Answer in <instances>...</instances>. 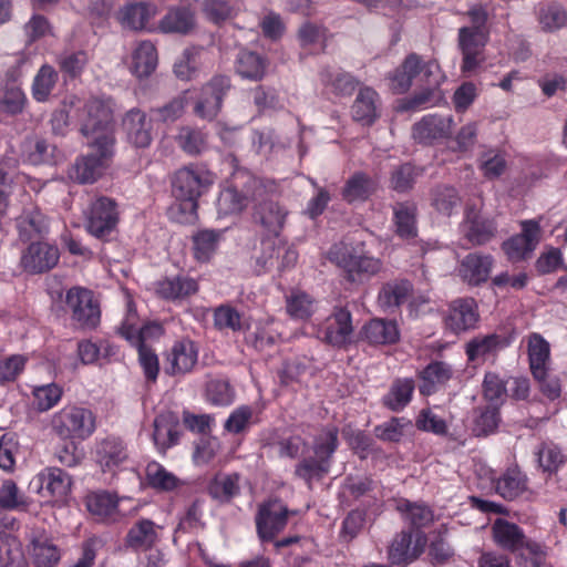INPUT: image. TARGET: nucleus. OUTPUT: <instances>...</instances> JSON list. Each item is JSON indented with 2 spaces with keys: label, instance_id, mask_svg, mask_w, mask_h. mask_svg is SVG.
Returning <instances> with one entry per match:
<instances>
[{
  "label": "nucleus",
  "instance_id": "nucleus-30",
  "mask_svg": "<svg viewBox=\"0 0 567 567\" xmlns=\"http://www.w3.org/2000/svg\"><path fill=\"white\" fill-rule=\"evenodd\" d=\"M528 360L532 374L536 380L548 377L550 346L539 333H532L528 337Z\"/></svg>",
  "mask_w": 567,
  "mask_h": 567
},
{
  "label": "nucleus",
  "instance_id": "nucleus-45",
  "mask_svg": "<svg viewBox=\"0 0 567 567\" xmlns=\"http://www.w3.org/2000/svg\"><path fill=\"white\" fill-rule=\"evenodd\" d=\"M412 289V284L406 279L388 282L381 288L378 302L384 310H392L408 300Z\"/></svg>",
  "mask_w": 567,
  "mask_h": 567
},
{
  "label": "nucleus",
  "instance_id": "nucleus-63",
  "mask_svg": "<svg viewBox=\"0 0 567 567\" xmlns=\"http://www.w3.org/2000/svg\"><path fill=\"white\" fill-rule=\"evenodd\" d=\"M203 49L197 47L186 48L183 52L181 60L174 64V73L176 76L184 81H189L195 78L198 68Z\"/></svg>",
  "mask_w": 567,
  "mask_h": 567
},
{
  "label": "nucleus",
  "instance_id": "nucleus-2",
  "mask_svg": "<svg viewBox=\"0 0 567 567\" xmlns=\"http://www.w3.org/2000/svg\"><path fill=\"white\" fill-rule=\"evenodd\" d=\"M420 75L426 87L414 94L410 100V107H427L434 105L433 99L440 95L439 87L444 80L436 61L423 62L416 53H410L398 69L390 74V86L393 92L405 93L412 85L414 78Z\"/></svg>",
  "mask_w": 567,
  "mask_h": 567
},
{
  "label": "nucleus",
  "instance_id": "nucleus-62",
  "mask_svg": "<svg viewBox=\"0 0 567 567\" xmlns=\"http://www.w3.org/2000/svg\"><path fill=\"white\" fill-rule=\"evenodd\" d=\"M176 141L179 147L189 155L200 154L206 147L205 133L192 126L181 127Z\"/></svg>",
  "mask_w": 567,
  "mask_h": 567
},
{
  "label": "nucleus",
  "instance_id": "nucleus-18",
  "mask_svg": "<svg viewBox=\"0 0 567 567\" xmlns=\"http://www.w3.org/2000/svg\"><path fill=\"white\" fill-rule=\"evenodd\" d=\"M480 320L478 306L474 298H458L451 302L446 326L454 333L474 329Z\"/></svg>",
  "mask_w": 567,
  "mask_h": 567
},
{
  "label": "nucleus",
  "instance_id": "nucleus-5",
  "mask_svg": "<svg viewBox=\"0 0 567 567\" xmlns=\"http://www.w3.org/2000/svg\"><path fill=\"white\" fill-rule=\"evenodd\" d=\"M52 430L61 439H89L96 429L95 414L87 408L65 405L52 417Z\"/></svg>",
  "mask_w": 567,
  "mask_h": 567
},
{
  "label": "nucleus",
  "instance_id": "nucleus-29",
  "mask_svg": "<svg viewBox=\"0 0 567 567\" xmlns=\"http://www.w3.org/2000/svg\"><path fill=\"white\" fill-rule=\"evenodd\" d=\"M361 333L373 346L394 344L400 340V330L394 320L371 319L363 326Z\"/></svg>",
  "mask_w": 567,
  "mask_h": 567
},
{
  "label": "nucleus",
  "instance_id": "nucleus-42",
  "mask_svg": "<svg viewBox=\"0 0 567 567\" xmlns=\"http://www.w3.org/2000/svg\"><path fill=\"white\" fill-rule=\"evenodd\" d=\"M221 237L223 230H197L192 237L194 258L199 262H208L216 254Z\"/></svg>",
  "mask_w": 567,
  "mask_h": 567
},
{
  "label": "nucleus",
  "instance_id": "nucleus-26",
  "mask_svg": "<svg viewBox=\"0 0 567 567\" xmlns=\"http://www.w3.org/2000/svg\"><path fill=\"white\" fill-rule=\"evenodd\" d=\"M493 264L491 255L471 252L461 261L458 274L468 285L478 286L488 279Z\"/></svg>",
  "mask_w": 567,
  "mask_h": 567
},
{
  "label": "nucleus",
  "instance_id": "nucleus-3",
  "mask_svg": "<svg viewBox=\"0 0 567 567\" xmlns=\"http://www.w3.org/2000/svg\"><path fill=\"white\" fill-rule=\"evenodd\" d=\"M338 447L339 429L334 425L323 426L312 439L311 454L303 456L296 465L295 475L311 488L313 482L329 474Z\"/></svg>",
  "mask_w": 567,
  "mask_h": 567
},
{
  "label": "nucleus",
  "instance_id": "nucleus-8",
  "mask_svg": "<svg viewBox=\"0 0 567 567\" xmlns=\"http://www.w3.org/2000/svg\"><path fill=\"white\" fill-rule=\"evenodd\" d=\"M120 220L117 203L110 197H96L90 204L85 218L86 231L103 241H109Z\"/></svg>",
  "mask_w": 567,
  "mask_h": 567
},
{
  "label": "nucleus",
  "instance_id": "nucleus-11",
  "mask_svg": "<svg viewBox=\"0 0 567 567\" xmlns=\"http://www.w3.org/2000/svg\"><path fill=\"white\" fill-rule=\"evenodd\" d=\"M519 227V234L511 236L502 244L503 251L512 262H518L529 258L542 237V227L537 219L520 220Z\"/></svg>",
  "mask_w": 567,
  "mask_h": 567
},
{
  "label": "nucleus",
  "instance_id": "nucleus-25",
  "mask_svg": "<svg viewBox=\"0 0 567 567\" xmlns=\"http://www.w3.org/2000/svg\"><path fill=\"white\" fill-rule=\"evenodd\" d=\"M197 291V280L184 274L165 277L156 284V293L168 301L184 300Z\"/></svg>",
  "mask_w": 567,
  "mask_h": 567
},
{
  "label": "nucleus",
  "instance_id": "nucleus-6",
  "mask_svg": "<svg viewBox=\"0 0 567 567\" xmlns=\"http://www.w3.org/2000/svg\"><path fill=\"white\" fill-rule=\"evenodd\" d=\"M231 87L230 78L227 75H215L200 89L199 93L190 92L188 103L194 104V114L206 121L215 120L221 107L225 96Z\"/></svg>",
  "mask_w": 567,
  "mask_h": 567
},
{
  "label": "nucleus",
  "instance_id": "nucleus-28",
  "mask_svg": "<svg viewBox=\"0 0 567 567\" xmlns=\"http://www.w3.org/2000/svg\"><path fill=\"white\" fill-rule=\"evenodd\" d=\"M17 230L22 243L43 241L49 233V224L39 209L24 210L17 218Z\"/></svg>",
  "mask_w": 567,
  "mask_h": 567
},
{
  "label": "nucleus",
  "instance_id": "nucleus-37",
  "mask_svg": "<svg viewBox=\"0 0 567 567\" xmlns=\"http://www.w3.org/2000/svg\"><path fill=\"white\" fill-rule=\"evenodd\" d=\"M416 205L412 202L396 203L393 207V224L395 234L405 240L417 236Z\"/></svg>",
  "mask_w": 567,
  "mask_h": 567
},
{
  "label": "nucleus",
  "instance_id": "nucleus-38",
  "mask_svg": "<svg viewBox=\"0 0 567 567\" xmlns=\"http://www.w3.org/2000/svg\"><path fill=\"white\" fill-rule=\"evenodd\" d=\"M526 484L527 480L525 474L517 465H514L507 467L495 481V489L504 499L513 501L525 492L527 487Z\"/></svg>",
  "mask_w": 567,
  "mask_h": 567
},
{
  "label": "nucleus",
  "instance_id": "nucleus-61",
  "mask_svg": "<svg viewBox=\"0 0 567 567\" xmlns=\"http://www.w3.org/2000/svg\"><path fill=\"white\" fill-rule=\"evenodd\" d=\"M214 326L217 330L233 332H239L246 328L241 313L230 305H220L214 309Z\"/></svg>",
  "mask_w": 567,
  "mask_h": 567
},
{
  "label": "nucleus",
  "instance_id": "nucleus-51",
  "mask_svg": "<svg viewBox=\"0 0 567 567\" xmlns=\"http://www.w3.org/2000/svg\"><path fill=\"white\" fill-rule=\"evenodd\" d=\"M0 567H27L22 544L11 534L0 533Z\"/></svg>",
  "mask_w": 567,
  "mask_h": 567
},
{
  "label": "nucleus",
  "instance_id": "nucleus-16",
  "mask_svg": "<svg viewBox=\"0 0 567 567\" xmlns=\"http://www.w3.org/2000/svg\"><path fill=\"white\" fill-rule=\"evenodd\" d=\"M94 458L103 472L115 473L126 468L128 462L127 446L120 437L106 436L96 442Z\"/></svg>",
  "mask_w": 567,
  "mask_h": 567
},
{
  "label": "nucleus",
  "instance_id": "nucleus-31",
  "mask_svg": "<svg viewBox=\"0 0 567 567\" xmlns=\"http://www.w3.org/2000/svg\"><path fill=\"white\" fill-rule=\"evenodd\" d=\"M452 118L435 114L423 116L413 126V137L420 143H431L434 140L443 138L451 132Z\"/></svg>",
  "mask_w": 567,
  "mask_h": 567
},
{
  "label": "nucleus",
  "instance_id": "nucleus-40",
  "mask_svg": "<svg viewBox=\"0 0 567 567\" xmlns=\"http://www.w3.org/2000/svg\"><path fill=\"white\" fill-rule=\"evenodd\" d=\"M145 482L148 487L156 492L169 493L182 485V481L164 465L151 461L145 467Z\"/></svg>",
  "mask_w": 567,
  "mask_h": 567
},
{
  "label": "nucleus",
  "instance_id": "nucleus-56",
  "mask_svg": "<svg viewBox=\"0 0 567 567\" xmlns=\"http://www.w3.org/2000/svg\"><path fill=\"white\" fill-rule=\"evenodd\" d=\"M87 62V53L83 50L66 51L61 53L56 59L58 66L63 74L64 81L80 78Z\"/></svg>",
  "mask_w": 567,
  "mask_h": 567
},
{
  "label": "nucleus",
  "instance_id": "nucleus-19",
  "mask_svg": "<svg viewBox=\"0 0 567 567\" xmlns=\"http://www.w3.org/2000/svg\"><path fill=\"white\" fill-rule=\"evenodd\" d=\"M167 367L165 371L169 375L190 372L198 361V347L190 339H182L174 342L167 353Z\"/></svg>",
  "mask_w": 567,
  "mask_h": 567
},
{
  "label": "nucleus",
  "instance_id": "nucleus-60",
  "mask_svg": "<svg viewBox=\"0 0 567 567\" xmlns=\"http://www.w3.org/2000/svg\"><path fill=\"white\" fill-rule=\"evenodd\" d=\"M206 399L216 406H227L235 401V390L224 378L210 379L205 388Z\"/></svg>",
  "mask_w": 567,
  "mask_h": 567
},
{
  "label": "nucleus",
  "instance_id": "nucleus-23",
  "mask_svg": "<svg viewBox=\"0 0 567 567\" xmlns=\"http://www.w3.org/2000/svg\"><path fill=\"white\" fill-rule=\"evenodd\" d=\"M493 540L504 550L517 553L532 542L522 527L504 518H497L492 526Z\"/></svg>",
  "mask_w": 567,
  "mask_h": 567
},
{
  "label": "nucleus",
  "instance_id": "nucleus-13",
  "mask_svg": "<svg viewBox=\"0 0 567 567\" xmlns=\"http://www.w3.org/2000/svg\"><path fill=\"white\" fill-rule=\"evenodd\" d=\"M279 501L262 503L256 514L255 523L261 543H270L281 533L288 523L289 514H295Z\"/></svg>",
  "mask_w": 567,
  "mask_h": 567
},
{
  "label": "nucleus",
  "instance_id": "nucleus-49",
  "mask_svg": "<svg viewBox=\"0 0 567 567\" xmlns=\"http://www.w3.org/2000/svg\"><path fill=\"white\" fill-rule=\"evenodd\" d=\"M413 392L412 379H396L383 396V405L393 412H400L411 402Z\"/></svg>",
  "mask_w": 567,
  "mask_h": 567
},
{
  "label": "nucleus",
  "instance_id": "nucleus-35",
  "mask_svg": "<svg viewBox=\"0 0 567 567\" xmlns=\"http://www.w3.org/2000/svg\"><path fill=\"white\" fill-rule=\"evenodd\" d=\"M250 140L252 150L264 156L281 152L291 144V141L287 136H282L272 127L254 130Z\"/></svg>",
  "mask_w": 567,
  "mask_h": 567
},
{
  "label": "nucleus",
  "instance_id": "nucleus-57",
  "mask_svg": "<svg viewBox=\"0 0 567 567\" xmlns=\"http://www.w3.org/2000/svg\"><path fill=\"white\" fill-rule=\"evenodd\" d=\"M31 559L35 567H55L61 553L51 540L35 538L31 543Z\"/></svg>",
  "mask_w": 567,
  "mask_h": 567
},
{
  "label": "nucleus",
  "instance_id": "nucleus-59",
  "mask_svg": "<svg viewBox=\"0 0 567 567\" xmlns=\"http://www.w3.org/2000/svg\"><path fill=\"white\" fill-rule=\"evenodd\" d=\"M28 103L23 90L14 84H7L0 92V113L16 116L21 114Z\"/></svg>",
  "mask_w": 567,
  "mask_h": 567
},
{
  "label": "nucleus",
  "instance_id": "nucleus-50",
  "mask_svg": "<svg viewBox=\"0 0 567 567\" xmlns=\"http://www.w3.org/2000/svg\"><path fill=\"white\" fill-rule=\"evenodd\" d=\"M58 80L59 73L52 65H41L32 81V97L39 103L47 102L55 87Z\"/></svg>",
  "mask_w": 567,
  "mask_h": 567
},
{
  "label": "nucleus",
  "instance_id": "nucleus-12",
  "mask_svg": "<svg viewBox=\"0 0 567 567\" xmlns=\"http://www.w3.org/2000/svg\"><path fill=\"white\" fill-rule=\"evenodd\" d=\"M489 32H476L474 29L462 27L457 32V47L462 54L461 71L471 75L485 62V47Z\"/></svg>",
  "mask_w": 567,
  "mask_h": 567
},
{
  "label": "nucleus",
  "instance_id": "nucleus-43",
  "mask_svg": "<svg viewBox=\"0 0 567 567\" xmlns=\"http://www.w3.org/2000/svg\"><path fill=\"white\" fill-rule=\"evenodd\" d=\"M157 66V51L151 41L141 42L133 52L131 72L138 79L150 76Z\"/></svg>",
  "mask_w": 567,
  "mask_h": 567
},
{
  "label": "nucleus",
  "instance_id": "nucleus-47",
  "mask_svg": "<svg viewBox=\"0 0 567 567\" xmlns=\"http://www.w3.org/2000/svg\"><path fill=\"white\" fill-rule=\"evenodd\" d=\"M316 299L303 290L291 289L286 296V310L292 319L307 320L316 312Z\"/></svg>",
  "mask_w": 567,
  "mask_h": 567
},
{
  "label": "nucleus",
  "instance_id": "nucleus-21",
  "mask_svg": "<svg viewBox=\"0 0 567 567\" xmlns=\"http://www.w3.org/2000/svg\"><path fill=\"white\" fill-rule=\"evenodd\" d=\"M161 529L152 519L140 518L128 529L125 546L134 553L148 551L159 542Z\"/></svg>",
  "mask_w": 567,
  "mask_h": 567
},
{
  "label": "nucleus",
  "instance_id": "nucleus-39",
  "mask_svg": "<svg viewBox=\"0 0 567 567\" xmlns=\"http://www.w3.org/2000/svg\"><path fill=\"white\" fill-rule=\"evenodd\" d=\"M239 492V475L237 473H218L207 485L208 495L220 504L229 503Z\"/></svg>",
  "mask_w": 567,
  "mask_h": 567
},
{
  "label": "nucleus",
  "instance_id": "nucleus-1",
  "mask_svg": "<svg viewBox=\"0 0 567 567\" xmlns=\"http://www.w3.org/2000/svg\"><path fill=\"white\" fill-rule=\"evenodd\" d=\"M81 133L93 153L80 156L69 169V177L79 184L94 183L114 155L115 135L111 107L100 99L89 100L83 107Z\"/></svg>",
  "mask_w": 567,
  "mask_h": 567
},
{
  "label": "nucleus",
  "instance_id": "nucleus-58",
  "mask_svg": "<svg viewBox=\"0 0 567 567\" xmlns=\"http://www.w3.org/2000/svg\"><path fill=\"white\" fill-rule=\"evenodd\" d=\"M194 27V17L186 8L169 10L159 22L164 33H187Z\"/></svg>",
  "mask_w": 567,
  "mask_h": 567
},
{
  "label": "nucleus",
  "instance_id": "nucleus-9",
  "mask_svg": "<svg viewBox=\"0 0 567 567\" xmlns=\"http://www.w3.org/2000/svg\"><path fill=\"white\" fill-rule=\"evenodd\" d=\"M252 187L251 202L255 203L252 215L255 221L269 233L268 236L278 237L284 228L287 210L268 196L261 183L252 181Z\"/></svg>",
  "mask_w": 567,
  "mask_h": 567
},
{
  "label": "nucleus",
  "instance_id": "nucleus-52",
  "mask_svg": "<svg viewBox=\"0 0 567 567\" xmlns=\"http://www.w3.org/2000/svg\"><path fill=\"white\" fill-rule=\"evenodd\" d=\"M85 506L92 515L105 519L116 514L118 498L110 492H92L85 497Z\"/></svg>",
  "mask_w": 567,
  "mask_h": 567
},
{
  "label": "nucleus",
  "instance_id": "nucleus-36",
  "mask_svg": "<svg viewBox=\"0 0 567 567\" xmlns=\"http://www.w3.org/2000/svg\"><path fill=\"white\" fill-rule=\"evenodd\" d=\"M267 65L268 61L266 58L249 50L239 51L235 60L236 73L241 79L255 82L261 81L265 78Z\"/></svg>",
  "mask_w": 567,
  "mask_h": 567
},
{
  "label": "nucleus",
  "instance_id": "nucleus-53",
  "mask_svg": "<svg viewBox=\"0 0 567 567\" xmlns=\"http://www.w3.org/2000/svg\"><path fill=\"white\" fill-rule=\"evenodd\" d=\"M501 423L498 406L486 405L475 409L472 432L475 436H488L495 433Z\"/></svg>",
  "mask_w": 567,
  "mask_h": 567
},
{
  "label": "nucleus",
  "instance_id": "nucleus-14",
  "mask_svg": "<svg viewBox=\"0 0 567 567\" xmlns=\"http://www.w3.org/2000/svg\"><path fill=\"white\" fill-rule=\"evenodd\" d=\"M352 333V316L346 308H336L317 329L319 340L339 349L351 342Z\"/></svg>",
  "mask_w": 567,
  "mask_h": 567
},
{
  "label": "nucleus",
  "instance_id": "nucleus-32",
  "mask_svg": "<svg viewBox=\"0 0 567 567\" xmlns=\"http://www.w3.org/2000/svg\"><path fill=\"white\" fill-rule=\"evenodd\" d=\"M320 81L326 92L337 97L350 96L359 84L351 73L334 68L322 69Z\"/></svg>",
  "mask_w": 567,
  "mask_h": 567
},
{
  "label": "nucleus",
  "instance_id": "nucleus-27",
  "mask_svg": "<svg viewBox=\"0 0 567 567\" xmlns=\"http://www.w3.org/2000/svg\"><path fill=\"white\" fill-rule=\"evenodd\" d=\"M508 346L509 341L507 338L497 333H489L471 339L465 344V353L471 362L485 361L489 357H495Z\"/></svg>",
  "mask_w": 567,
  "mask_h": 567
},
{
  "label": "nucleus",
  "instance_id": "nucleus-17",
  "mask_svg": "<svg viewBox=\"0 0 567 567\" xmlns=\"http://www.w3.org/2000/svg\"><path fill=\"white\" fill-rule=\"evenodd\" d=\"M462 227L464 237L475 246L488 243L497 233L495 219L481 215L474 207L466 209Z\"/></svg>",
  "mask_w": 567,
  "mask_h": 567
},
{
  "label": "nucleus",
  "instance_id": "nucleus-55",
  "mask_svg": "<svg viewBox=\"0 0 567 567\" xmlns=\"http://www.w3.org/2000/svg\"><path fill=\"white\" fill-rule=\"evenodd\" d=\"M251 202L247 195L241 194L237 188L229 186L220 190L216 202L218 215L220 217L234 215L245 209Z\"/></svg>",
  "mask_w": 567,
  "mask_h": 567
},
{
  "label": "nucleus",
  "instance_id": "nucleus-34",
  "mask_svg": "<svg viewBox=\"0 0 567 567\" xmlns=\"http://www.w3.org/2000/svg\"><path fill=\"white\" fill-rule=\"evenodd\" d=\"M38 481L42 493L55 498L63 499L71 491L72 478L64 470L48 467L39 473Z\"/></svg>",
  "mask_w": 567,
  "mask_h": 567
},
{
  "label": "nucleus",
  "instance_id": "nucleus-20",
  "mask_svg": "<svg viewBox=\"0 0 567 567\" xmlns=\"http://www.w3.org/2000/svg\"><path fill=\"white\" fill-rule=\"evenodd\" d=\"M123 130L127 141L137 148L148 147L152 143L153 125L146 113L137 107L131 109L123 118Z\"/></svg>",
  "mask_w": 567,
  "mask_h": 567
},
{
  "label": "nucleus",
  "instance_id": "nucleus-22",
  "mask_svg": "<svg viewBox=\"0 0 567 567\" xmlns=\"http://www.w3.org/2000/svg\"><path fill=\"white\" fill-rule=\"evenodd\" d=\"M162 330L157 323L138 326V315L135 305L130 296L126 300V313L117 328L118 334L124 338L130 344H140L142 340L151 334L159 333Z\"/></svg>",
  "mask_w": 567,
  "mask_h": 567
},
{
  "label": "nucleus",
  "instance_id": "nucleus-33",
  "mask_svg": "<svg viewBox=\"0 0 567 567\" xmlns=\"http://www.w3.org/2000/svg\"><path fill=\"white\" fill-rule=\"evenodd\" d=\"M377 187V181L370 175L355 172L347 179L341 195L348 204L364 203L375 193Z\"/></svg>",
  "mask_w": 567,
  "mask_h": 567
},
{
  "label": "nucleus",
  "instance_id": "nucleus-54",
  "mask_svg": "<svg viewBox=\"0 0 567 567\" xmlns=\"http://www.w3.org/2000/svg\"><path fill=\"white\" fill-rule=\"evenodd\" d=\"M280 258L279 237L266 236L260 241V251L256 256L255 272L257 275L266 274L277 267Z\"/></svg>",
  "mask_w": 567,
  "mask_h": 567
},
{
  "label": "nucleus",
  "instance_id": "nucleus-44",
  "mask_svg": "<svg viewBox=\"0 0 567 567\" xmlns=\"http://www.w3.org/2000/svg\"><path fill=\"white\" fill-rule=\"evenodd\" d=\"M157 13L156 7L151 3L140 2L124 7L120 14V21L124 28L131 30H144L148 21Z\"/></svg>",
  "mask_w": 567,
  "mask_h": 567
},
{
  "label": "nucleus",
  "instance_id": "nucleus-15",
  "mask_svg": "<svg viewBox=\"0 0 567 567\" xmlns=\"http://www.w3.org/2000/svg\"><path fill=\"white\" fill-rule=\"evenodd\" d=\"M60 259L56 245L47 241H33L23 251L21 265L27 272L43 274L54 268Z\"/></svg>",
  "mask_w": 567,
  "mask_h": 567
},
{
  "label": "nucleus",
  "instance_id": "nucleus-10",
  "mask_svg": "<svg viewBox=\"0 0 567 567\" xmlns=\"http://www.w3.org/2000/svg\"><path fill=\"white\" fill-rule=\"evenodd\" d=\"M328 258L346 271L347 279L351 282L361 279L362 276H373L382 267L380 259L365 255H355L353 250L343 245H333L328 252Z\"/></svg>",
  "mask_w": 567,
  "mask_h": 567
},
{
  "label": "nucleus",
  "instance_id": "nucleus-48",
  "mask_svg": "<svg viewBox=\"0 0 567 567\" xmlns=\"http://www.w3.org/2000/svg\"><path fill=\"white\" fill-rule=\"evenodd\" d=\"M396 509L403 515L412 529H420L429 526L434 520L433 511L423 503H414L409 499H400Z\"/></svg>",
  "mask_w": 567,
  "mask_h": 567
},
{
  "label": "nucleus",
  "instance_id": "nucleus-7",
  "mask_svg": "<svg viewBox=\"0 0 567 567\" xmlns=\"http://www.w3.org/2000/svg\"><path fill=\"white\" fill-rule=\"evenodd\" d=\"M71 320L84 330H93L101 322V307L92 290L83 287H72L64 299Z\"/></svg>",
  "mask_w": 567,
  "mask_h": 567
},
{
  "label": "nucleus",
  "instance_id": "nucleus-46",
  "mask_svg": "<svg viewBox=\"0 0 567 567\" xmlns=\"http://www.w3.org/2000/svg\"><path fill=\"white\" fill-rule=\"evenodd\" d=\"M452 368L443 361H432L421 372L422 384L420 392L430 395L435 392L437 385L445 384L452 378Z\"/></svg>",
  "mask_w": 567,
  "mask_h": 567
},
{
  "label": "nucleus",
  "instance_id": "nucleus-41",
  "mask_svg": "<svg viewBox=\"0 0 567 567\" xmlns=\"http://www.w3.org/2000/svg\"><path fill=\"white\" fill-rule=\"evenodd\" d=\"M538 467L546 474H556L566 463L567 456L559 445L551 441L540 442L534 451Z\"/></svg>",
  "mask_w": 567,
  "mask_h": 567
},
{
  "label": "nucleus",
  "instance_id": "nucleus-4",
  "mask_svg": "<svg viewBox=\"0 0 567 567\" xmlns=\"http://www.w3.org/2000/svg\"><path fill=\"white\" fill-rule=\"evenodd\" d=\"M214 183L215 174L202 164H190L176 171L172 179V193L178 202L176 207L185 215L186 220L196 215L198 198Z\"/></svg>",
  "mask_w": 567,
  "mask_h": 567
},
{
  "label": "nucleus",
  "instance_id": "nucleus-24",
  "mask_svg": "<svg viewBox=\"0 0 567 567\" xmlns=\"http://www.w3.org/2000/svg\"><path fill=\"white\" fill-rule=\"evenodd\" d=\"M380 97L378 92L370 87L359 89L355 100L351 106L353 121L363 126H371L380 117Z\"/></svg>",
  "mask_w": 567,
  "mask_h": 567
},
{
  "label": "nucleus",
  "instance_id": "nucleus-64",
  "mask_svg": "<svg viewBox=\"0 0 567 567\" xmlns=\"http://www.w3.org/2000/svg\"><path fill=\"white\" fill-rule=\"evenodd\" d=\"M460 203L458 193L452 186H437L433 190L432 205L442 215L451 216Z\"/></svg>",
  "mask_w": 567,
  "mask_h": 567
}]
</instances>
